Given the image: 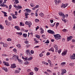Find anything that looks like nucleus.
I'll return each mask as SVG.
<instances>
[{"instance_id": "f257e3e1", "label": "nucleus", "mask_w": 75, "mask_h": 75, "mask_svg": "<svg viewBox=\"0 0 75 75\" xmlns=\"http://www.w3.org/2000/svg\"><path fill=\"white\" fill-rule=\"evenodd\" d=\"M13 58L14 59V58H15V61H17V60H18L20 64H22V60L18 59V57L15 54H13Z\"/></svg>"}, {"instance_id": "f03ea898", "label": "nucleus", "mask_w": 75, "mask_h": 75, "mask_svg": "<svg viewBox=\"0 0 75 75\" xmlns=\"http://www.w3.org/2000/svg\"><path fill=\"white\" fill-rule=\"evenodd\" d=\"M54 37L55 39L57 40H60L61 38V36L59 34L55 35H54Z\"/></svg>"}, {"instance_id": "7ed1b4c3", "label": "nucleus", "mask_w": 75, "mask_h": 75, "mask_svg": "<svg viewBox=\"0 0 75 75\" xmlns=\"http://www.w3.org/2000/svg\"><path fill=\"white\" fill-rule=\"evenodd\" d=\"M58 14L60 16H62L63 18H65L66 16L65 15H64V13L62 12H59L58 13Z\"/></svg>"}, {"instance_id": "20e7f679", "label": "nucleus", "mask_w": 75, "mask_h": 75, "mask_svg": "<svg viewBox=\"0 0 75 75\" xmlns=\"http://www.w3.org/2000/svg\"><path fill=\"white\" fill-rule=\"evenodd\" d=\"M47 32L48 33H50V34H55L54 32L51 30H47Z\"/></svg>"}, {"instance_id": "39448f33", "label": "nucleus", "mask_w": 75, "mask_h": 75, "mask_svg": "<svg viewBox=\"0 0 75 75\" xmlns=\"http://www.w3.org/2000/svg\"><path fill=\"white\" fill-rule=\"evenodd\" d=\"M68 4H62V6H61V7L62 8H63V7H64V8H65V7L67 6Z\"/></svg>"}, {"instance_id": "423d86ee", "label": "nucleus", "mask_w": 75, "mask_h": 75, "mask_svg": "<svg viewBox=\"0 0 75 75\" xmlns=\"http://www.w3.org/2000/svg\"><path fill=\"white\" fill-rule=\"evenodd\" d=\"M30 50H27L26 51L25 53L26 54H27V55H28L29 56H30Z\"/></svg>"}, {"instance_id": "0eeeda50", "label": "nucleus", "mask_w": 75, "mask_h": 75, "mask_svg": "<svg viewBox=\"0 0 75 75\" xmlns=\"http://www.w3.org/2000/svg\"><path fill=\"white\" fill-rule=\"evenodd\" d=\"M62 71L61 75H64V74H65V73L67 72V71H66V70L65 69H62Z\"/></svg>"}, {"instance_id": "6e6552de", "label": "nucleus", "mask_w": 75, "mask_h": 75, "mask_svg": "<svg viewBox=\"0 0 75 75\" xmlns=\"http://www.w3.org/2000/svg\"><path fill=\"white\" fill-rule=\"evenodd\" d=\"M11 16H12V17H13V19H15L16 18H17V16H15V15L14 14V13H11Z\"/></svg>"}, {"instance_id": "1a4fd4ad", "label": "nucleus", "mask_w": 75, "mask_h": 75, "mask_svg": "<svg viewBox=\"0 0 75 75\" xmlns=\"http://www.w3.org/2000/svg\"><path fill=\"white\" fill-rule=\"evenodd\" d=\"M67 50H66L64 51V52L62 53V55L63 56L64 55H65L66 54H67Z\"/></svg>"}, {"instance_id": "9d476101", "label": "nucleus", "mask_w": 75, "mask_h": 75, "mask_svg": "<svg viewBox=\"0 0 75 75\" xmlns=\"http://www.w3.org/2000/svg\"><path fill=\"white\" fill-rule=\"evenodd\" d=\"M16 67V64H11V68H14Z\"/></svg>"}, {"instance_id": "9b49d317", "label": "nucleus", "mask_w": 75, "mask_h": 75, "mask_svg": "<svg viewBox=\"0 0 75 75\" xmlns=\"http://www.w3.org/2000/svg\"><path fill=\"white\" fill-rule=\"evenodd\" d=\"M71 58L72 59H75V54H74L73 55L71 56Z\"/></svg>"}, {"instance_id": "f8f14e48", "label": "nucleus", "mask_w": 75, "mask_h": 75, "mask_svg": "<svg viewBox=\"0 0 75 75\" xmlns=\"http://www.w3.org/2000/svg\"><path fill=\"white\" fill-rule=\"evenodd\" d=\"M53 47L54 48H55V49H57V50H58L57 45H53Z\"/></svg>"}, {"instance_id": "ddd939ff", "label": "nucleus", "mask_w": 75, "mask_h": 75, "mask_svg": "<svg viewBox=\"0 0 75 75\" xmlns=\"http://www.w3.org/2000/svg\"><path fill=\"white\" fill-rule=\"evenodd\" d=\"M25 18H28V15H29V14L28 13H27L26 12L25 13Z\"/></svg>"}, {"instance_id": "4468645a", "label": "nucleus", "mask_w": 75, "mask_h": 75, "mask_svg": "<svg viewBox=\"0 0 75 75\" xmlns=\"http://www.w3.org/2000/svg\"><path fill=\"white\" fill-rule=\"evenodd\" d=\"M72 36H70L67 39L68 41H69V40H72Z\"/></svg>"}, {"instance_id": "2eb2a0df", "label": "nucleus", "mask_w": 75, "mask_h": 75, "mask_svg": "<svg viewBox=\"0 0 75 75\" xmlns=\"http://www.w3.org/2000/svg\"><path fill=\"white\" fill-rule=\"evenodd\" d=\"M26 12H28V13H30L31 12V10L27 8L26 9Z\"/></svg>"}, {"instance_id": "dca6fc26", "label": "nucleus", "mask_w": 75, "mask_h": 75, "mask_svg": "<svg viewBox=\"0 0 75 75\" xmlns=\"http://www.w3.org/2000/svg\"><path fill=\"white\" fill-rule=\"evenodd\" d=\"M23 37H24V38H26L27 37V34L23 33Z\"/></svg>"}, {"instance_id": "f3484780", "label": "nucleus", "mask_w": 75, "mask_h": 75, "mask_svg": "<svg viewBox=\"0 0 75 75\" xmlns=\"http://www.w3.org/2000/svg\"><path fill=\"white\" fill-rule=\"evenodd\" d=\"M40 33L41 34H43L44 33V29H42V28H41L40 29Z\"/></svg>"}, {"instance_id": "a211bd4d", "label": "nucleus", "mask_w": 75, "mask_h": 75, "mask_svg": "<svg viewBox=\"0 0 75 75\" xmlns=\"http://www.w3.org/2000/svg\"><path fill=\"white\" fill-rule=\"evenodd\" d=\"M32 25V23L31 22H29L28 24V27L29 28H30L31 27V25Z\"/></svg>"}, {"instance_id": "6ab92c4d", "label": "nucleus", "mask_w": 75, "mask_h": 75, "mask_svg": "<svg viewBox=\"0 0 75 75\" xmlns=\"http://www.w3.org/2000/svg\"><path fill=\"white\" fill-rule=\"evenodd\" d=\"M49 51H52V52H54V48L51 47L50 49L49 50Z\"/></svg>"}, {"instance_id": "aec40b11", "label": "nucleus", "mask_w": 75, "mask_h": 75, "mask_svg": "<svg viewBox=\"0 0 75 75\" xmlns=\"http://www.w3.org/2000/svg\"><path fill=\"white\" fill-rule=\"evenodd\" d=\"M33 59V57H30L29 58H28L27 59V60L28 61H30V60H31Z\"/></svg>"}, {"instance_id": "412c9836", "label": "nucleus", "mask_w": 75, "mask_h": 75, "mask_svg": "<svg viewBox=\"0 0 75 75\" xmlns=\"http://www.w3.org/2000/svg\"><path fill=\"white\" fill-rule=\"evenodd\" d=\"M39 15L41 17H44V14L42 13H40Z\"/></svg>"}, {"instance_id": "4be33fe9", "label": "nucleus", "mask_w": 75, "mask_h": 75, "mask_svg": "<svg viewBox=\"0 0 75 75\" xmlns=\"http://www.w3.org/2000/svg\"><path fill=\"white\" fill-rule=\"evenodd\" d=\"M19 3V2L18 0H15V2H14V4H18Z\"/></svg>"}, {"instance_id": "5701e85b", "label": "nucleus", "mask_w": 75, "mask_h": 75, "mask_svg": "<svg viewBox=\"0 0 75 75\" xmlns=\"http://www.w3.org/2000/svg\"><path fill=\"white\" fill-rule=\"evenodd\" d=\"M23 34V33L22 32H17L16 33V34H18V35H21Z\"/></svg>"}, {"instance_id": "b1692460", "label": "nucleus", "mask_w": 75, "mask_h": 75, "mask_svg": "<svg viewBox=\"0 0 75 75\" xmlns=\"http://www.w3.org/2000/svg\"><path fill=\"white\" fill-rule=\"evenodd\" d=\"M34 41H35V44H37V43H38V42H39V41H38L36 40L35 38H34Z\"/></svg>"}, {"instance_id": "393cba45", "label": "nucleus", "mask_w": 75, "mask_h": 75, "mask_svg": "<svg viewBox=\"0 0 75 75\" xmlns=\"http://www.w3.org/2000/svg\"><path fill=\"white\" fill-rule=\"evenodd\" d=\"M34 70L36 71V72H37L38 71V68L37 67H35L34 68Z\"/></svg>"}, {"instance_id": "a878e982", "label": "nucleus", "mask_w": 75, "mask_h": 75, "mask_svg": "<svg viewBox=\"0 0 75 75\" xmlns=\"http://www.w3.org/2000/svg\"><path fill=\"white\" fill-rule=\"evenodd\" d=\"M35 37H36V38H38V39H40V35H35Z\"/></svg>"}, {"instance_id": "bb28decb", "label": "nucleus", "mask_w": 75, "mask_h": 75, "mask_svg": "<svg viewBox=\"0 0 75 75\" xmlns=\"http://www.w3.org/2000/svg\"><path fill=\"white\" fill-rule=\"evenodd\" d=\"M22 58L23 59H25V60H26V61H27V58H28V57H26L25 58H24V57H22Z\"/></svg>"}, {"instance_id": "cd10ccee", "label": "nucleus", "mask_w": 75, "mask_h": 75, "mask_svg": "<svg viewBox=\"0 0 75 75\" xmlns=\"http://www.w3.org/2000/svg\"><path fill=\"white\" fill-rule=\"evenodd\" d=\"M3 69L5 71V72H7V68H3Z\"/></svg>"}, {"instance_id": "c85d7f7f", "label": "nucleus", "mask_w": 75, "mask_h": 75, "mask_svg": "<svg viewBox=\"0 0 75 75\" xmlns=\"http://www.w3.org/2000/svg\"><path fill=\"white\" fill-rule=\"evenodd\" d=\"M62 31L63 32H64V33H66V32H67V31H68V30H67V29H63L62 30Z\"/></svg>"}, {"instance_id": "c756f323", "label": "nucleus", "mask_w": 75, "mask_h": 75, "mask_svg": "<svg viewBox=\"0 0 75 75\" xmlns=\"http://www.w3.org/2000/svg\"><path fill=\"white\" fill-rule=\"evenodd\" d=\"M0 28L2 30H3V29H4V27L3 26V25H1L0 26Z\"/></svg>"}, {"instance_id": "7c9ffc66", "label": "nucleus", "mask_w": 75, "mask_h": 75, "mask_svg": "<svg viewBox=\"0 0 75 75\" xmlns=\"http://www.w3.org/2000/svg\"><path fill=\"white\" fill-rule=\"evenodd\" d=\"M55 25V23H54L53 24H50V26H51V27H54Z\"/></svg>"}, {"instance_id": "2f4dec72", "label": "nucleus", "mask_w": 75, "mask_h": 75, "mask_svg": "<svg viewBox=\"0 0 75 75\" xmlns=\"http://www.w3.org/2000/svg\"><path fill=\"white\" fill-rule=\"evenodd\" d=\"M18 7H17L18 9H20V8H22V6H18Z\"/></svg>"}, {"instance_id": "473e14b6", "label": "nucleus", "mask_w": 75, "mask_h": 75, "mask_svg": "<svg viewBox=\"0 0 75 75\" xmlns=\"http://www.w3.org/2000/svg\"><path fill=\"white\" fill-rule=\"evenodd\" d=\"M29 63H30V62H25L24 64H25V65H27V64H28Z\"/></svg>"}, {"instance_id": "72a5a7b5", "label": "nucleus", "mask_w": 75, "mask_h": 75, "mask_svg": "<svg viewBox=\"0 0 75 75\" xmlns=\"http://www.w3.org/2000/svg\"><path fill=\"white\" fill-rule=\"evenodd\" d=\"M30 6L32 7H34V3H32L30 4Z\"/></svg>"}, {"instance_id": "f704fd0d", "label": "nucleus", "mask_w": 75, "mask_h": 75, "mask_svg": "<svg viewBox=\"0 0 75 75\" xmlns=\"http://www.w3.org/2000/svg\"><path fill=\"white\" fill-rule=\"evenodd\" d=\"M66 64V63H65V62H63L61 63V65L62 66L64 65V64Z\"/></svg>"}, {"instance_id": "c9c22d12", "label": "nucleus", "mask_w": 75, "mask_h": 75, "mask_svg": "<svg viewBox=\"0 0 75 75\" xmlns=\"http://www.w3.org/2000/svg\"><path fill=\"white\" fill-rule=\"evenodd\" d=\"M7 46V45L6 44H4L3 45V47H6Z\"/></svg>"}, {"instance_id": "e433bc0d", "label": "nucleus", "mask_w": 75, "mask_h": 75, "mask_svg": "<svg viewBox=\"0 0 75 75\" xmlns=\"http://www.w3.org/2000/svg\"><path fill=\"white\" fill-rule=\"evenodd\" d=\"M62 20L63 21H64V23H65L66 22H67V20L66 19H64V20H63V19H62Z\"/></svg>"}, {"instance_id": "4c0bfd02", "label": "nucleus", "mask_w": 75, "mask_h": 75, "mask_svg": "<svg viewBox=\"0 0 75 75\" xmlns=\"http://www.w3.org/2000/svg\"><path fill=\"white\" fill-rule=\"evenodd\" d=\"M50 42L49 41V40H47L46 41V42H45V44H48Z\"/></svg>"}, {"instance_id": "58836bf2", "label": "nucleus", "mask_w": 75, "mask_h": 75, "mask_svg": "<svg viewBox=\"0 0 75 75\" xmlns=\"http://www.w3.org/2000/svg\"><path fill=\"white\" fill-rule=\"evenodd\" d=\"M5 23H6V25H8V21L7 20L5 21Z\"/></svg>"}, {"instance_id": "ea45409f", "label": "nucleus", "mask_w": 75, "mask_h": 75, "mask_svg": "<svg viewBox=\"0 0 75 75\" xmlns=\"http://www.w3.org/2000/svg\"><path fill=\"white\" fill-rule=\"evenodd\" d=\"M39 21V19H35V23H37V22H38V21Z\"/></svg>"}, {"instance_id": "a19ab883", "label": "nucleus", "mask_w": 75, "mask_h": 75, "mask_svg": "<svg viewBox=\"0 0 75 75\" xmlns=\"http://www.w3.org/2000/svg\"><path fill=\"white\" fill-rule=\"evenodd\" d=\"M8 19L10 21L11 20V16H9L8 18Z\"/></svg>"}, {"instance_id": "79ce46f5", "label": "nucleus", "mask_w": 75, "mask_h": 75, "mask_svg": "<svg viewBox=\"0 0 75 75\" xmlns=\"http://www.w3.org/2000/svg\"><path fill=\"white\" fill-rule=\"evenodd\" d=\"M16 46H17L18 48H20V47H21V45H20V44H18Z\"/></svg>"}, {"instance_id": "37998d69", "label": "nucleus", "mask_w": 75, "mask_h": 75, "mask_svg": "<svg viewBox=\"0 0 75 75\" xmlns=\"http://www.w3.org/2000/svg\"><path fill=\"white\" fill-rule=\"evenodd\" d=\"M39 56L40 57H42V56H43V54H42V53H41V54H39Z\"/></svg>"}, {"instance_id": "c03bdc74", "label": "nucleus", "mask_w": 75, "mask_h": 75, "mask_svg": "<svg viewBox=\"0 0 75 75\" xmlns=\"http://www.w3.org/2000/svg\"><path fill=\"white\" fill-rule=\"evenodd\" d=\"M29 23V22L27 21H26L25 22V24H26V25H28Z\"/></svg>"}, {"instance_id": "a18cd8bd", "label": "nucleus", "mask_w": 75, "mask_h": 75, "mask_svg": "<svg viewBox=\"0 0 75 75\" xmlns=\"http://www.w3.org/2000/svg\"><path fill=\"white\" fill-rule=\"evenodd\" d=\"M3 63L4 64V65H7V62H6L5 61L3 62Z\"/></svg>"}, {"instance_id": "49530a36", "label": "nucleus", "mask_w": 75, "mask_h": 75, "mask_svg": "<svg viewBox=\"0 0 75 75\" xmlns=\"http://www.w3.org/2000/svg\"><path fill=\"white\" fill-rule=\"evenodd\" d=\"M4 14V16H5V17H7V13L6 12H5V13Z\"/></svg>"}, {"instance_id": "de8ad7c7", "label": "nucleus", "mask_w": 75, "mask_h": 75, "mask_svg": "<svg viewBox=\"0 0 75 75\" xmlns=\"http://www.w3.org/2000/svg\"><path fill=\"white\" fill-rule=\"evenodd\" d=\"M34 51L32 50H31V51H30V53L31 54H34Z\"/></svg>"}, {"instance_id": "09e8293b", "label": "nucleus", "mask_w": 75, "mask_h": 75, "mask_svg": "<svg viewBox=\"0 0 75 75\" xmlns=\"http://www.w3.org/2000/svg\"><path fill=\"white\" fill-rule=\"evenodd\" d=\"M61 50L60 49L58 51V53L59 54H60V53H61Z\"/></svg>"}, {"instance_id": "8fccbe9b", "label": "nucleus", "mask_w": 75, "mask_h": 75, "mask_svg": "<svg viewBox=\"0 0 75 75\" xmlns=\"http://www.w3.org/2000/svg\"><path fill=\"white\" fill-rule=\"evenodd\" d=\"M15 16H17L18 15V14H17V13H18V12H17V11H15Z\"/></svg>"}, {"instance_id": "3c124183", "label": "nucleus", "mask_w": 75, "mask_h": 75, "mask_svg": "<svg viewBox=\"0 0 75 75\" xmlns=\"http://www.w3.org/2000/svg\"><path fill=\"white\" fill-rule=\"evenodd\" d=\"M50 55V52H48L47 53L46 55H47V56H48V55Z\"/></svg>"}, {"instance_id": "603ef678", "label": "nucleus", "mask_w": 75, "mask_h": 75, "mask_svg": "<svg viewBox=\"0 0 75 75\" xmlns=\"http://www.w3.org/2000/svg\"><path fill=\"white\" fill-rule=\"evenodd\" d=\"M16 73H19L20 72V71L19 70H16L15 71Z\"/></svg>"}, {"instance_id": "864d4df0", "label": "nucleus", "mask_w": 75, "mask_h": 75, "mask_svg": "<svg viewBox=\"0 0 75 75\" xmlns=\"http://www.w3.org/2000/svg\"><path fill=\"white\" fill-rule=\"evenodd\" d=\"M13 6L14 7H15V8H17L18 7V6H17L16 4H14L13 5Z\"/></svg>"}, {"instance_id": "5fc2aeb1", "label": "nucleus", "mask_w": 75, "mask_h": 75, "mask_svg": "<svg viewBox=\"0 0 75 75\" xmlns=\"http://www.w3.org/2000/svg\"><path fill=\"white\" fill-rule=\"evenodd\" d=\"M28 41H25V44H28Z\"/></svg>"}, {"instance_id": "6e6d98bb", "label": "nucleus", "mask_w": 75, "mask_h": 75, "mask_svg": "<svg viewBox=\"0 0 75 75\" xmlns=\"http://www.w3.org/2000/svg\"><path fill=\"white\" fill-rule=\"evenodd\" d=\"M18 26H15V28H16V29H17L18 28Z\"/></svg>"}, {"instance_id": "4d7b16f0", "label": "nucleus", "mask_w": 75, "mask_h": 75, "mask_svg": "<svg viewBox=\"0 0 75 75\" xmlns=\"http://www.w3.org/2000/svg\"><path fill=\"white\" fill-rule=\"evenodd\" d=\"M48 61L49 64H51V60H48Z\"/></svg>"}, {"instance_id": "13d9d810", "label": "nucleus", "mask_w": 75, "mask_h": 75, "mask_svg": "<svg viewBox=\"0 0 75 75\" xmlns=\"http://www.w3.org/2000/svg\"><path fill=\"white\" fill-rule=\"evenodd\" d=\"M11 39H10V38H8V39H7V41H11Z\"/></svg>"}, {"instance_id": "bf43d9fd", "label": "nucleus", "mask_w": 75, "mask_h": 75, "mask_svg": "<svg viewBox=\"0 0 75 75\" xmlns=\"http://www.w3.org/2000/svg\"><path fill=\"white\" fill-rule=\"evenodd\" d=\"M13 51L14 52H16L17 50H16V48H14L13 49Z\"/></svg>"}, {"instance_id": "052dcab7", "label": "nucleus", "mask_w": 75, "mask_h": 75, "mask_svg": "<svg viewBox=\"0 0 75 75\" xmlns=\"http://www.w3.org/2000/svg\"><path fill=\"white\" fill-rule=\"evenodd\" d=\"M54 2L55 3V4H57V0H55L54 1Z\"/></svg>"}, {"instance_id": "680f3d73", "label": "nucleus", "mask_w": 75, "mask_h": 75, "mask_svg": "<svg viewBox=\"0 0 75 75\" xmlns=\"http://www.w3.org/2000/svg\"><path fill=\"white\" fill-rule=\"evenodd\" d=\"M56 27H57L58 25H59V23H57L56 24Z\"/></svg>"}, {"instance_id": "e2e57ef3", "label": "nucleus", "mask_w": 75, "mask_h": 75, "mask_svg": "<svg viewBox=\"0 0 75 75\" xmlns=\"http://www.w3.org/2000/svg\"><path fill=\"white\" fill-rule=\"evenodd\" d=\"M33 74H34V73H33V72H30V75H33Z\"/></svg>"}, {"instance_id": "0e129e2a", "label": "nucleus", "mask_w": 75, "mask_h": 75, "mask_svg": "<svg viewBox=\"0 0 75 75\" xmlns=\"http://www.w3.org/2000/svg\"><path fill=\"white\" fill-rule=\"evenodd\" d=\"M50 67H53V64H51V63H50Z\"/></svg>"}, {"instance_id": "69168bd1", "label": "nucleus", "mask_w": 75, "mask_h": 75, "mask_svg": "<svg viewBox=\"0 0 75 75\" xmlns=\"http://www.w3.org/2000/svg\"><path fill=\"white\" fill-rule=\"evenodd\" d=\"M50 21L51 23H53V22H54V21L52 20H50Z\"/></svg>"}, {"instance_id": "338daca9", "label": "nucleus", "mask_w": 75, "mask_h": 75, "mask_svg": "<svg viewBox=\"0 0 75 75\" xmlns=\"http://www.w3.org/2000/svg\"><path fill=\"white\" fill-rule=\"evenodd\" d=\"M11 7H12L11 5H9V9H11Z\"/></svg>"}, {"instance_id": "774afa93", "label": "nucleus", "mask_w": 75, "mask_h": 75, "mask_svg": "<svg viewBox=\"0 0 75 75\" xmlns=\"http://www.w3.org/2000/svg\"><path fill=\"white\" fill-rule=\"evenodd\" d=\"M75 29V25H74V26L73 27V30H74Z\"/></svg>"}]
</instances>
